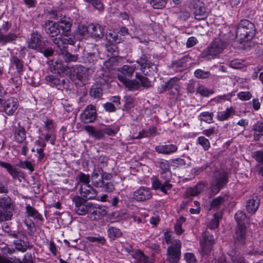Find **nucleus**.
<instances>
[{
  "label": "nucleus",
  "mask_w": 263,
  "mask_h": 263,
  "mask_svg": "<svg viewBox=\"0 0 263 263\" xmlns=\"http://www.w3.org/2000/svg\"><path fill=\"white\" fill-rule=\"evenodd\" d=\"M255 25L248 20H243L238 24L236 36L240 43L251 41L256 34Z\"/></svg>",
  "instance_id": "obj_1"
},
{
  "label": "nucleus",
  "mask_w": 263,
  "mask_h": 263,
  "mask_svg": "<svg viewBox=\"0 0 263 263\" xmlns=\"http://www.w3.org/2000/svg\"><path fill=\"white\" fill-rule=\"evenodd\" d=\"M160 175L161 179L155 175L151 177L152 187L154 190H159L165 195H168V191L173 187V184L171 183V171L161 172Z\"/></svg>",
  "instance_id": "obj_2"
},
{
  "label": "nucleus",
  "mask_w": 263,
  "mask_h": 263,
  "mask_svg": "<svg viewBox=\"0 0 263 263\" xmlns=\"http://www.w3.org/2000/svg\"><path fill=\"white\" fill-rule=\"evenodd\" d=\"M226 47L227 43L225 41L219 38L215 39L207 48L202 50L200 57L208 60L215 59Z\"/></svg>",
  "instance_id": "obj_3"
},
{
  "label": "nucleus",
  "mask_w": 263,
  "mask_h": 263,
  "mask_svg": "<svg viewBox=\"0 0 263 263\" xmlns=\"http://www.w3.org/2000/svg\"><path fill=\"white\" fill-rule=\"evenodd\" d=\"M98 173H94L92 176V184L96 187L101 188L103 191L107 193H112L115 190L114 184L109 182L112 177L111 173L103 172L101 178H98Z\"/></svg>",
  "instance_id": "obj_4"
},
{
  "label": "nucleus",
  "mask_w": 263,
  "mask_h": 263,
  "mask_svg": "<svg viewBox=\"0 0 263 263\" xmlns=\"http://www.w3.org/2000/svg\"><path fill=\"white\" fill-rule=\"evenodd\" d=\"M151 59V55L150 54L142 52L139 58L136 61V63L140 66V70L145 76L154 74L158 71V65L152 62Z\"/></svg>",
  "instance_id": "obj_5"
},
{
  "label": "nucleus",
  "mask_w": 263,
  "mask_h": 263,
  "mask_svg": "<svg viewBox=\"0 0 263 263\" xmlns=\"http://www.w3.org/2000/svg\"><path fill=\"white\" fill-rule=\"evenodd\" d=\"M229 174L226 171H221L214 175L210 186V194H217L228 183Z\"/></svg>",
  "instance_id": "obj_6"
},
{
  "label": "nucleus",
  "mask_w": 263,
  "mask_h": 263,
  "mask_svg": "<svg viewBox=\"0 0 263 263\" xmlns=\"http://www.w3.org/2000/svg\"><path fill=\"white\" fill-rule=\"evenodd\" d=\"M182 245L180 240H175L168 247L166 251V260L169 263H178L181 258Z\"/></svg>",
  "instance_id": "obj_7"
},
{
  "label": "nucleus",
  "mask_w": 263,
  "mask_h": 263,
  "mask_svg": "<svg viewBox=\"0 0 263 263\" xmlns=\"http://www.w3.org/2000/svg\"><path fill=\"white\" fill-rule=\"evenodd\" d=\"M215 243V240L214 236L209 232H205L200 240L202 255H210L213 249Z\"/></svg>",
  "instance_id": "obj_8"
},
{
  "label": "nucleus",
  "mask_w": 263,
  "mask_h": 263,
  "mask_svg": "<svg viewBox=\"0 0 263 263\" xmlns=\"http://www.w3.org/2000/svg\"><path fill=\"white\" fill-rule=\"evenodd\" d=\"M179 82V79L177 77H173L164 84L161 85V87L158 88V91L160 93L168 91L170 95L178 96L180 89Z\"/></svg>",
  "instance_id": "obj_9"
},
{
  "label": "nucleus",
  "mask_w": 263,
  "mask_h": 263,
  "mask_svg": "<svg viewBox=\"0 0 263 263\" xmlns=\"http://www.w3.org/2000/svg\"><path fill=\"white\" fill-rule=\"evenodd\" d=\"M75 204V211L78 215H85L89 214L92 202H87L86 199L79 196H76L72 199Z\"/></svg>",
  "instance_id": "obj_10"
},
{
  "label": "nucleus",
  "mask_w": 263,
  "mask_h": 263,
  "mask_svg": "<svg viewBox=\"0 0 263 263\" xmlns=\"http://www.w3.org/2000/svg\"><path fill=\"white\" fill-rule=\"evenodd\" d=\"M48 43L47 39L43 37L37 31H34L31 33L29 47L31 49L39 51L43 49V46H48Z\"/></svg>",
  "instance_id": "obj_11"
},
{
  "label": "nucleus",
  "mask_w": 263,
  "mask_h": 263,
  "mask_svg": "<svg viewBox=\"0 0 263 263\" xmlns=\"http://www.w3.org/2000/svg\"><path fill=\"white\" fill-rule=\"evenodd\" d=\"M108 81L104 78L98 79L90 87L89 95L94 99H100L103 95V88L107 85Z\"/></svg>",
  "instance_id": "obj_12"
},
{
  "label": "nucleus",
  "mask_w": 263,
  "mask_h": 263,
  "mask_svg": "<svg viewBox=\"0 0 263 263\" xmlns=\"http://www.w3.org/2000/svg\"><path fill=\"white\" fill-rule=\"evenodd\" d=\"M11 27V24L8 21L4 22L2 28H0V43L4 46L8 43H11L15 41L17 37V35L14 33L10 32L5 34L2 32V30L7 32Z\"/></svg>",
  "instance_id": "obj_13"
},
{
  "label": "nucleus",
  "mask_w": 263,
  "mask_h": 263,
  "mask_svg": "<svg viewBox=\"0 0 263 263\" xmlns=\"http://www.w3.org/2000/svg\"><path fill=\"white\" fill-rule=\"evenodd\" d=\"M97 117V112L96 106L93 104L88 105L81 114L80 118L84 123H93Z\"/></svg>",
  "instance_id": "obj_14"
},
{
  "label": "nucleus",
  "mask_w": 263,
  "mask_h": 263,
  "mask_svg": "<svg viewBox=\"0 0 263 263\" xmlns=\"http://www.w3.org/2000/svg\"><path fill=\"white\" fill-rule=\"evenodd\" d=\"M153 194L150 188L141 186L133 194V198L138 202H144L152 198Z\"/></svg>",
  "instance_id": "obj_15"
},
{
  "label": "nucleus",
  "mask_w": 263,
  "mask_h": 263,
  "mask_svg": "<svg viewBox=\"0 0 263 263\" xmlns=\"http://www.w3.org/2000/svg\"><path fill=\"white\" fill-rule=\"evenodd\" d=\"M53 43L62 54L67 50L68 45H73L75 44L74 39L72 36H64L54 39Z\"/></svg>",
  "instance_id": "obj_16"
},
{
  "label": "nucleus",
  "mask_w": 263,
  "mask_h": 263,
  "mask_svg": "<svg viewBox=\"0 0 263 263\" xmlns=\"http://www.w3.org/2000/svg\"><path fill=\"white\" fill-rule=\"evenodd\" d=\"M247 239V227L246 225L237 226L235 234L234 235V241L235 246H243L246 244Z\"/></svg>",
  "instance_id": "obj_17"
},
{
  "label": "nucleus",
  "mask_w": 263,
  "mask_h": 263,
  "mask_svg": "<svg viewBox=\"0 0 263 263\" xmlns=\"http://www.w3.org/2000/svg\"><path fill=\"white\" fill-rule=\"evenodd\" d=\"M193 9L194 17L198 21L204 20L208 16L205 11L204 4L201 1L196 0L193 2Z\"/></svg>",
  "instance_id": "obj_18"
},
{
  "label": "nucleus",
  "mask_w": 263,
  "mask_h": 263,
  "mask_svg": "<svg viewBox=\"0 0 263 263\" xmlns=\"http://www.w3.org/2000/svg\"><path fill=\"white\" fill-rule=\"evenodd\" d=\"M107 214L105 206L92 203L89 210V217L94 220H98Z\"/></svg>",
  "instance_id": "obj_19"
},
{
  "label": "nucleus",
  "mask_w": 263,
  "mask_h": 263,
  "mask_svg": "<svg viewBox=\"0 0 263 263\" xmlns=\"http://www.w3.org/2000/svg\"><path fill=\"white\" fill-rule=\"evenodd\" d=\"M18 106V102L17 99L11 97L5 101L3 100V104L1 107L8 116H12L17 110Z\"/></svg>",
  "instance_id": "obj_20"
},
{
  "label": "nucleus",
  "mask_w": 263,
  "mask_h": 263,
  "mask_svg": "<svg viewBox=\"0 0 263 263\" xmlns=\"http://www.w3.org/2000/svg\"><path fill=\"white\" fill-rule=\"evenodd\" d=\"M89 69L82 65H77L73 68V72L76 78L83 84L87 83L89 80Z\"/></svg>",
  "instance_id": "obj_21"
},
{
  "label": "nucleus",
  "mask_w": 263,
  "mask_h": 263,
  "mask_svg": "<svg viewBox=\"0 0 263 263\" xmlns=\"http://www.w3.org/2000/svg\"><path fill=\"white\" fill-rule=\"evenodd\" d=\"M136 67L134 66L124 65L118 69L117 77L121 82H123L126 80L130 79L134 74Z\"/></svg>",
  "instance_id": "obj_22"
},
{
  "label": "nucleus",
  "mask_w": 263,
  "mask_h": 263,
  "mask_svg": "<svg viewBox=\"0 0 263 263\" xmlns=\"http://www.w3.org/2000/svg\"><path fill=\"white\" fill-rule=\"evenodd\" d=\"M80 193L82 198L88 200L96 199L97 192L89 184H82L80 189Z\"/></svg>",
  "instance_id": "obj_23"
},
{
  "label": "nucleus",
  "mask_w": 263,
  "mask_h": 263,
  "mask_svg": "<svg viewBox=\"0 0 263 263\" xmlns=\"http://www.w3.org/2000/svg\"><path fill=\"white\" fill-rule=\"evenodd\" d=\"M13 140L18 144H22L26 139V131L20 123L13 127Z\"/></svg>",
  "instance_id": "obj_24"
},
{
  "label": "nucleus",
  "mask_w": 263,
  "mask_h": 263,
  "mask_svg": "<svg viewBox=\"0 0 263 263\" xmlns=\"http://www.w3.org/2000/svg\"><path fill=\"white\" fill-rule=\"evenodd\" d=\"M89 35L91 37L98 41L104 35V27L99 24L91 23L89 25Z\"/></svg>",
  "instance_id": "obj_25"
},
{
  "label": "nucleus",
  "mask_w": 263,
  "mask_h": 263,
  "mask_svg": "<svg viewBox=\"0 0 263 263\" xmlns=\"http://www.w3.org/2000/svg\"><path fill=\"white\" fill-rule=\"evenodd\" d=\"M206 187V183L203 181H200L194 186L187 188L185 195L187 197L196 196L203 191Z\"/></svg>",
  "instance_id": "obj_26"
},
{
  "label": "nucleus",
  "mask_w": 263,
  "mask_h": 263,
  "mask_svg": "<svg viewBox=\"0 0 263 263\" xmlns=\"http://www.w3.org/2000/svg\"><path fill=\"white\" fill-rule=\"evenodd\" d=\"M43 28L46 33L51 37L55 36L60 33L58 23L52 21H46Z\"/></svg>",
  "instance_id": "obj_27"
},
{
  "label": "nucleus",
  "mask_w": 263,
  "mask_h": 263,
  "mask_svg": "<svg viewBox=\"0 0 263 263\" xmlns=\"http://www.w3.org/2000/svg\"><path fill=\"white\" fill-rule=\"evenodd\" d=\"M128 253L136 259L135 263H153V259L145 255L140 249L131 250Z\"/></svg>",
  "instance_id": "obj_28"
},
{
  "label": "nucleus",
  "mask_w": 263,
  "mask_h": 263,
  "mask_svg": "<svg viewBox=\"0 0 263 263\" xmlns=\"http://www.w3.org/2000/svg\"><path fill=\"white\" fill-rule=\"evenodd\" d=\"M0 166L7 170L8 173L12 176L14 179H16L23 177L24 173L18 171L15 167H14L10 163L0 160Z\"/></svg>",
  "instance_id": "obj_29"
},
{
  "label": "nucleus",
  "mask_w": 263,
  "mask_h": 263,
  "mask_svg": "<svg viewBox=\"0 0 263 263\" xmlns=\"http://www.w3.org/2000/svg\"><path fill=\"white\" fill-rule=\"evenodd\" d=\"M155 149L159 154L170 155L176 152L178 150V147L176 145L173 144L159 145L155 147Z\"/></svg>",
  "instance_id": "obj_30"
},
{
  "label": "nucleus",
  "mask_w": 263,
  "mask_h": 263,
  "mask_svg": "<svg viewBox=\"0 0 263 263\" xmlns=\"http://www.w3.org/2000/svg\"><path fill=\"white\" fill-rule=\"evenodd\" d=\"M58 23L59 25V28L60 29V31H62V34L64 36H69L72 25L70 18H67L65 16L62 18Z\"/></svg>",
  "instance_id": "obj_31"
},
{
  "label": "nucleus",
  "mask_w": 263,
  "mask_h": 263,
  "mask_svg": "<svg viewBox=\"0 0 263 263\" xmlns=\"http://www.w3.org/2000/svg\"><path fill=\"white\" fill-rule=\"evenodd\" d=\"M26 217H32L34 220L43 223L44 221V218L41 214L33 206L30 204H27L26 206Z\"/></svg>",
  "instance_id": "obj_32"
},
{
  "label": "nucleus",
  "mask_w": 263,
  "mask_h": 263,
  "mask_svg": "<svg viewBox=\"0 0 263 263\" xmlns=\"http://www.w3.org/2000/svg\"><path fill=\"white\" fill-rule=\"evenodd\" d=\"M84 128L89 136L96 140H101L104 137L103 129H96L94 126L90 125L85 126Z\"/></svg>",
  "instance_id": "obj_33"
},
{
  "label": "nucleus",
  "mask_w": 263,
  "mask_h": 263,
  "mask_svg": "<svg viewBox=\"0 0 263 263\" xmlns=\"http://www.w3.org/2000/svg\"><path fill=\"white\" fill-rule=\"evenodd\" d=\"M10 61L12 66H15L18 74H22L24 68V61L22 59L14 55H11L10 58Z\"/></svg>",
  "instance_id": "obj_34"
},
{
  "label": "nucleus",
  "mask_w": 263,
  "mask_h": 263,
  "mask_svg": "<svg viewBox=\"0 0 263 263\" xmlns=\"http://www.w3.org/2000/svg\"><path fill=\"white\" fill-rule=\"evenodd\" d=\"M235 114V110L232 107H228L225 110L217 112L216 118L219 121L228 120Z\"/></svg>",
  "instance_id": "obj_35"
},
{
  "label": "nucleus",
  "mask_w": 263,
  "mask_h": 263,
  "mask_svg": "<svg viewBox=\"0 0 263 263\" xmlns=\"http://www.w3.org/2000/svg\"><path fill=\"white\" fill-rule=\"evenodd\" d=\"M0 206L14 211L15 203L9 196L4 195L0 197Z\"/></svg>",
  "instance_id": "obj_36"
},
{
  "label": "nucleus",
  "mask_w": 263,
  "mask_h": 263,
  "mask_svg": "<svg viewBox=\"0 0 263 263\" xmlns=\"http://www.w3.org/2000/svg\"><path fill=\"white\" fill-rule=\"evenodd\" d=\"M232 263H247L243 254L236 251H232L228 253Z\"/></svg>",
  "instance_id": "obj_37"
},
{
  "label": "nucleus",
  "mask_w": 263,
  "mask_h": 263,
  "mask_svg": "<svg viewBox=\"0 0 263 263\" xmlns=\"http://www.w3.org/2000/svg\"><path fill=\"white\" fill-rule=\"evenodd\" d=\"M107 236L110 240H115L122 237L123 233L121 230L115 227H109L107 230Z\"/></svg>",
  "instance_id": "obj_38"
},
{
  "label": "nucleus",
  "mask_w": 263,
  "mask_h": 263,
  "mask_svg": "<svg viewBox=\"0 0 263 263\" xmlns=\"http://www.w3.org/2000/svg\"><path fill=\"white\" fill-rule=\"evenodd\" d=\"M222 215L220 212H217L213 215V219L210 221L207 225V228L215 230L219 225V220L222 218Z\"/></svg>",
  "instance_id": "obj_39"
},
{
  "label": "nucleus",
  "mask_w": 263,
  "mask_h": 263,
  "mask_svg": "<svg viewBox=\"0 0 263 263\" xmlns=\"http://www.w3.org/2000/svg\"><path fill=\"white\" fill-rule=\"evenodd\" d=\"M213 112L209 111H203L198 116V120L201 122H204L208 124H211L214 122Z\"/></svg>",
  "instance_id": "obj_40"
},
{
  "label": "nucleus",
  "mask_w": 263,
  "mask_h": 263,
  "mask_svg": "<svg viewBox=\"0 0 263 263\" xmlns=\"http://www.w3.org/2000/svg\"><path fill=\"white\" fill-rule=\"evenodd\" d=\"M124 86L128 88V90L134 91L138 90L140 87V82L138 79L126 80L122 82Z\"/></svg>",
  "instance_id": "obj_41"
},
{
  "label": "nucleus",
  "mask_w": 263,
  "mask_h": 263,
  "mask_svg": "<svg viewBox=\"0 0 263 263\" xmlns=\"http://www.w3.org/2000/svg\"><path fill=\"white\" fill-rule=\"evenodd\" d=\"M13 211L4 207L0 206V221H5L11 219Z\"/></svg>",
  "instance_id": "obj_42"
},
{
  "label": "nucleus",
  "mask_w": 263,
  "mask_h": 263,
  "mask_svg": "<svg viewBox=\"0 0 263 263\" xmlns=\"http://www.w3.org/2000/svg\"><path fill=\"white\" fill-rule=\"evenodd\" d=\"M13 243L15 248L18 251L22 253L25 252L28 249H31L33 247V245L30 244L29 242H23V244L19 240H14Z\"/></svg>",
  "instance_id": "obj_43"
},
{
  "label": "nucleus",
  "mask_w": 263,
  "mask_h": 263,
  "mask_svg": "<svg viewBox=\"0 0 263 263\" xmlns=\"http://www.w3.org/2000/svg\"><path fill=\"white\" fill-rule=\"evenodd\" d=\"M254 139L257 141L259 140L260 136H263V121H258L254 125Z\"/></svg>",
  "instance_id": "obj_44"
},
{
  "label": "nucleus",
  "mask_w": 263,
  "mask_h": 263,
  "mask_svg": "<svg viewBox=\"0 0 263 263\" xmlns=\"http://www.w3.org/2000/svg\"><path fill=\"white\" fill-rule=\"evenodd\" d=\"M259 202L254 198L248 200L246 204V210L250 213H255L258 209Z\"/></svg>",
  "instance_id": "obj_45"
},
{
  "label": "nucleus",
  "mask_w": 263,
  "mask_h": 263,
  "mask_svg": "<svg viewBox=\"0 0 263 263\" xmlns=\"http://www.w3.org/2000/svg\"><path fill=\"white\" fill-rule=\"evenodd\" d=\"M56 124L52 119L46 118L43 124V129L48 132H56Z\"/></svg>",
  "instance_id": "obj_46"
},
{
  "label": "nucleus",
  "mask_w": 263,
  "mask_h": 263,
  "mask_svg": "<svg viewBox=\"0 0 263 263\" xmlns=\"http://www.w3.org/2000/svg\"><path fill=\"white\" fill-rule=\"evenodd\" d=\"M40 136L42 137V140L45 143L49 142L51 145H54L56 141V132H48L46 134H41Z\"/></svg>",
  "instance_id": "obj_47"
},
{
  "label": "nucleus",
  "mask_w": 263,
  "mask_h": 263,
  "mask_svg": "<svg viewBox=\"0 0 263 263\" xmlns=\"http://www.w3.org/2000/svg\"><path fill=\"white\" fill-rule=\"evenodd\" d=\"M228 199L227 196L222 197L219 196L215 198H214L210 203V206L211 209H218L219 207L222 205L226 200Z\"/></svg>",
  "instance_id": "obj_48"
},
{
  "label": "nucleus",
  "mask_w": 263,
  "mask_h": 263,
  "mask_svg": "<svg viewBox=\"0 0 263 263\" xmlns=\"http://www.w3.org/2000/svg\"><path fill=\"white\" fill-rule=\"evenodd\" d=\"M136 78L139 81L140 87L142 86L143 87L148 88L151 86V82L147 77H144L138 72H136Z\"/></svg>",
  "instance_id": "obj_49"
},
{
  "label": "nucleus",
  "mask_w": 263,
  "mask_h": 263,
  "mask_svg": "<svg viewBox=\"0 0 263 263\" xmlns=\"http://www.w3.org/2000/svg\"><path fill=\"white\" fill-rule=\"evenodd\" d=\"M46 81L47 84L51 87H58L61 86V80L55 76L49 75L46 76Z\"/></svg>",
  "instance_id": "obj_50"
},
{
  "label": "nucleus",
  "mask_w": 263,
  "mask_h": 263,
  "mask_svg": "<svg viewBox=\"0 0 263 263\" xmlns=\"http://www.w3.org/2000/svg\"><path fill=\"white\" fill-rule=\"evenodd\" d=\"M196 93H199L203 97H209L210 95L213 93V91L208 89L202 84L198 83L197 87Z\"/></svg>",
  "instance_id": "obj_51"
},
{
  "label": "nucleus",
  "mask_w": 263,
  "mask_h": 263,
  "mask_svg": "<svg viewBox=\"0 0 263 263\" xmlns=\"http://www.w3.org/2000/svg\"><path fill=\"white\" fill-rule=\"evenodd\" d=\"M197 144L201 145L205 151H208L211 147L209 140L204 136H199L197 138Z\"/></svg>",
  "instance_id": "obj_52"
},
{
  "label": "nucleus",
  "mask_w": 263,
  "mask_h": 263,
  "mask_svg": "<svg viewBox=\"0 0 263 263\" xmlns=\"http://www.w3.org/2000/svg\"><path fill=\"white\" fill-rule=\"evenodd\" d=\"M86 239L90 242H97L101 245H105L106 243V240L104 236H101L99 234L97 236H89L86 237Z\"/></svg>",
  "instance_id": "obj_53"
},
{
  "label": "nucleus",
  "mask_w": 263,
  "mask_h": 263,
  "mask_svg": "<svg viewBox=\"0 0 263 263\" xmlns=\"http://www.w3.org/2000/svg\"><path fill=\"white\" fill-rule=\"evenodd\" d=\"M17 165L23 169H27L31 172L34 170L35 164L28 160H20Z\"/></svg>",
  "instance_id": "obj_54"
},
{
  "label": "nucleus",
  "mask_w": 263,
  "mask_h": 263,
  "mask_svg": "<svg viewBox=\"0 0 263 263\" xmlns=\"http://www.w3.org/2000/svg\"><path fill=\"white\" fill-rule=\"evenodd\" d=\"M235 219L237 223V226L245 225V221L247 219V216L244 212L238 211L235 215Z\"/></svg>",
  "instance_id": "obj_55"
},
{
  "label": "nucleus",
  "mask_w": 263,
  "mask_h": 263,
  "mask_svg": "<svg viewBox=\"0 0 263 263\" xmlns=\"http://www.w3.org/2000/svg\"><path fill=\"white\" fill-rule=\"evenodd\" d=\"M84 1L92 5L96 9L102 11L104 9V6L101 0H84Z\"/></svg>",
  "instance_id": "obj_56"
},
{
  "label": "nucleus",
  "mask_w": 263,
  "mask_h": 263,
  "mask_svg": "<svg viewBox=\"0 0 263 263\" xmlns=\"http://www.w3.org/2000/svg\"><path fill=\"white\" fill-rule=\"evenodd\" d=\"M104 134L108 136H115L119 130V127L118 126H107L103 128Z\"/></svg>",
  "instance_id": "obj_57"
},
{
  "label": "nucleus",
  "mask_w": 263,
  "mask_h": 263,
  "mask_svg": "<svg viewBox=\"0 0 263 263\" xmlns=\"http://www.w3.org/2000/svg\"><path fill=\"white\" fill-rule=\"evenodd\" d=\"M198 82L194 80H191L187 84L186 90L189 93H194L197 91V85Z\"/></svg>",
  "instance_id": "obj_58"
},
{
  "label": "nucleus",
  "mask_w": 263,
  "mask_h": 263,
  "mask_svg": "<svg viewBox=\"0 0 263 263\" xmlns=\"http://www.w3.org/2000/svg\"><path fill=\"white\" fill-rule=\"evenodd\" d=\"M15 260L16 263H33L32 255L30 253H27L25 254L24 255L22 260L20 258L15 257Z\"/></svg>",
  "instance_id": "obj_59"
},
{
  "label": "nucleus",
  "mask_w": 263,
  "mask_h": 263,
  "mask_svg": "<svg viewBox=\"0 0 263 263\" xmlns=\"http://www.w3.org/2000/svg\"><path fill=\"white\" fill-rule=\"evenodd\" d=\"M212 164V162H206L205 163H204L203 165H202L200 167H194L192 171L193 172V173L195 175H198L202 172H203L204 170H205L206 168L210 167Z\"/></svg>",
  "instance_id": "obj_60"
},
{
  "label": "nucleus",
  "mask_w": 263,
  "mask_h": 263,
  "mask_svg": "<svg viewBox=\"0 0 263 263\" xmlns=\"http://www.w3.org/2000/svg\"><path fill=\"white\" fill-rule=\"evenodd\" d=\"M150 4L154 9H162L166 4L165 0H151Z\"/></svg>",
  "instance_id": "obj_61"
},
{
  "label": "nucleus",
  "mask_w": 263,
  "mask_h": 263,
  "mask_svg": "<svg viewBox=\"0 0 263 263\" xmlns=\"http://www.w3.org/2000/svg\"><path fill=\"white\" fill-rule=\"evenodd\" d=\"M79 182L83 183V184H89L90 177L89 175L80 172L77 177Z\"/></svg>",
  "instance_id": "obj_62"
},
{
  "label": "nucleus",
  "mask_w": 263,
  "mask_h": 263,
  "mask_svg": "<svg viewBox=\"0 0 263 263\" xmlns=\"http://www.w3.org/2000/svg\"><path fill=\"white\" fill-rule=\"evenodd\" d=\"M211 73L208 71H204L200 69L196 70L194 72L195 76L198 79H206L209 77Z\"/></svg>",
  "instance_id": "obj_63"
},
{
  "label": "nucleus",
  "mask_w": 263,
  "mask_h": 263,
  "mask_svg": "<svg viewBox=\"0 0 263 263\" xmlns=\"http://www.w3.org/2000/svg\"><path fill=\"white\" fill-rule=\"evenodd\" d=\"M124 104L123 106L124 111H128L133 107V101L130 97H126L125 98Z\"/></svg>",
  "instance_id": "obj_64"
}]
</instances>
